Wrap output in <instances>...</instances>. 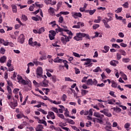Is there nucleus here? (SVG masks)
I'll list each match as a JSON object with an SVG mask.
<instances>
[{"label":"nucleus","mask_w":131,"mask_h":131,"mask_svg":"<svg viewBox=\"0 0 131 131\" xmlns=\"http://www.w3.org/2000/svg\"><path fill=\"white\" fill-rule=\"evenodd\" d=\"M17 41L19 43L23 44L25 41V38L24 37V35L23 34H21L19 37L17 38Z\"/></svg>","instance_id":"4"},{"label":"nucleus","mask_w":131,"mask_h":131,"mask_svg":"<svg viewBox=\"0 0 131 131\" xmlns=\"http://www.w3.org/2000/svg\"><path fill=\"white\" fill-rule=\"evenodd\" d=\"M61 35L63 36L61 38V42L65 46L67 42H69V37H68L66 35L62 34Z\"/></svg>","instance_id":"3"},{"label":"nucleus","mask_w":131,"mask_h":131,"mask_svg":"<svg viewBox=\"0 0 131 131\" xmlns=\"http://www.w3.org/2000/svg\"><path fill=\"white\" fill-rule=\"evenodd\" d=\"M62 61H63L62 59H54L53 62H54V63H62Z\"/></svg>","instance_id":"29"},{"label":"nucleus","mask_w":131,"mask_h":131,"mask_svg":"<svg viewBox=\"0 0 131 131\" xmlns=\"http://www.w3.org/2000/svg\"><path fill=\"white\" fill-rule=\"evenodd\" d=\"M120 53H121L122 56H126V52L123 50H119Z\"/></svg>","instance_id":"36"},{"label":"nucleus","mask_w":131,"mask_h":131,"mask_svg":"<svg viewBox=\"0 0 131 131\" xmlns=\"http://www.w3.org/2000/svg\"><path fill=\"white\" fill-rule=\"evenodd\" d=\"M115 17H116V18L117 19V20H119L120 21H121V20H122V19L123 18L122 16H119L116 14H115Z\"/></svg>","instance_id":"41"},{"label":"nucleus","mask_w":131,"mask_h":131,"mask_svg":"<svg viewBox=\"0 0 131 131\" xmlns=\"http://www.w3.org/2000/svg\"><path fill=\"white\" fill-rule=\"evenodd\" d=\"M84 115H89V116H93V110L90 109L89 111H84Z\"/></svg>","instance_id":"10"},{"label":"nucleus","mask_w":131,"mask_h":131,"mask_svg":"<svg viewBox=\"0 0 131 131\" xmlns=\"http://www.w3.org/2000/svg\"><path fill=\"white\" fill-rule=\"evenodd\" d=\"M49 32L51 33L50 34H51V35H53V36H56V32H55V31H50Z\"/></svg>","instance_id":"62"},{"label":"nucleus","mask_w":131,"mask_h":131,"mask_svg":"<svg viewBox=\"0 0 131 131\" xmlns=\"http://www.w3.org/2000/svg\"><path fill=\"white\" fill-rule=\"evenodd\" d=\"M73 56H74L75 57H76L77 58H80V55H79V54H78V53L76 52H73Z\"/></svg>","instance_id":"53"},{"label":"nucleus","mask_w":131,"mask_h":131,"mask_svg":"<svg viewBox=\"0 0 131 131\" xmlns=\"http://www.w3.org/2000/svg\"><path fill=\"white\" fill-rule=\"evenodd\" d=\"M116 56H117V60L119 61V60H120V59H121V55L119 53H117L116 54Z\"/></svg>","instance_id":"45"},{"label":"nucleus","mask_w":131,"mask_h":131,"mask_svg":"<svg viewBox=\"0 0 131 131\" xmlns=\"http://www.w3.org/2000/svg\"><path fill=\"white\" fill-rule=\"evenodd\" d=\"M38 123H41L42 124H43L45 125V126H47V122L44 120H39L38 121Z\"/></svg>","instance_id":"24"},{"label":"nucleus","mask_w":131,"mask_h":131,"mask_svg":"<svg viewBox=\"0 0 131 131\" xmlns=\"http://www.w3.org/2000/svg\"><path fill=\"white\" fill-rule=\"evenodd\" d=\"M115 93V92H113V91H111L110 92V95L112 96V97H114V98H116V95H115V94H114Z\"/></svg>","instance_id":"55"},{"label":"nucleus","mask_w":131,"mask_h":131,"mask_svg":"<svg viewBox=\"0 0 131 131\" xmlns=\"http://www.w3.org/2000/svg\"><path fill=\"white\" fill-rule=\"evenodd\" d=\"M93 72H99V71H100V72H102V70L101 69V68H100V67H97L96 68V69L93 70Z\"/></svg>","instance_id":"25"},{"label":"nucleus","mask_w":131,"mask_h":131,"mask_svg":"<svg viewBox=\"0 0 131 131\" xmlns=\"http://www.w3.org/2000/svg\"><path fill=\"white\" fill-rule=\"evenodd\" d=\"M11 8H12L13 13L17 12V6H16V5H11Z\"/></svg>","instance_id":"20"},{"label":"nucleus","mask_w":131,"mask_h":131,"mask_svg":"<svg viewBox=\"0 0 131 131\" xmlns=\"http://www.w3.org/2000/svg\"><path fill=\"white\" fill-rule=\"evenodd\" d=\"M5 62H7V56H3L1 57L0 58V62L5 63Z\"/></svg>","instance_id":"17"},{"label":"nucleus","mask_w":131,"mask_h":131,"mask_svg":"<svg viewBox=\"0 0 131 131\" xmlns=\"http://www.w3.org/2000/svg\"><path fill=\"white\" fill-rule=\"evenodd\" d=\"M97 19L94 20V23H100L101 22V17L100 16H98Z\"/></svg>","instance_id":"38"},{"label":"nucleus","mask_w":131,"mask_h":131,"mask_svg":"<svg viewBox=\"0 0 131 131\" xmlns=\"http://www.w3.org/2000/svg\"><path fill=\"white\" fill-rule=\"evenodd\" d=\"M58 116L61 119H65V117L64 116V115H63L62 114H58Z\"/></svg>","instance_id":"52"},{"label":"nucleus","mask_w":131,"mask_h":131,"mask_svg":"<svg viewBox=\"0 0 131 131\" xmlns=\"http://www.w3.org/2000/svg\"><path fill=\"white\" fill-rule=\"evenodd\" d=\"M110 49V47L109 46H105L104 47V49L105 50V51H106V52H109V49Z\"/></svg>","instance_id":"58"},{"label":"nucleus","mask_w":131,"mask_h":131,"mask_svg":"<svg viewBox=\"0 0 131 131\" xmlns=\"http://www.w3.org/2000/svg\"><path fill=\"white\" fill-rule=\"evenodd\" d=\"M122 11V7H120L115 10V13H117V14H118L119 13H121Z\"/></svg>","instance_id":"32"},{"label":"nucleus","mask_w":131,"mask_h":131,"mask_svg":"<svg viewBox=\"0 0 131 131\" xmlns=\"http://www.w3.org/2000/svg\"><path fill=\"white\" fill-rule=\"evenodd\" d=\"M37 75L41 76L42 75V68L38 67L37 69Z\"/></svg>","instance_id":"7"},{"label":"nucleus","mask_w":131,"mask_h":131,"mask_svg":"<svg viewBox=\"0 0 131 131\" xmlns=\"http://www.w3.org/2000/svg\"><path fill=\"white\" fill-rule=\"evenodd\" d=\"M102 21L103 23H104V25L105 28H107V29L111 28V27L109 26V25L108 24V23L106 21L105 19H102Z\"/></svg>","instance_id":"16"},{"label":"nucleus","mask_w":131,"mask_h":131,"mask_svg":"<svg viewBox=\"0 0 131 131\" xmlns=\"http://www.w3.org/2000/svg\"><path fill=\"white\" fill-rule=\"evenodd\" d=\"M71 127L73 129H74V130L80 131V130L75 126H72Z\"/></svg>","instance_id":"57"},{"label":"nucleus","mask_w":131,"mask_h":131,"mask_svg":"<svg viewBox=\"0 0 131 131\" xmlns=\"http://www.w3.org/2000/svg\"><path fill=\"white\" fill-rule=\"evenodd\" d=\"M38 111L41 112L42 114H44L45 115H47V114H48V112H47V111H45V110H42V108H39L38 110Z\"/></svg>","instance_id":"27"},{"label":"nucleus","mask_w":131,"mask_h":131,"mask_svg":"<svg viewBox=\"0 0 131 131\" xmlns=\"http://www.w3.org/2000/svg\"><path fill=\"white\" fill-rule=\"evenodd\" d=\"M48 12H49V13H51V14H54V13H55V9L50 7L49 9L48 10Z\"/></svg>","instance_id":"34"},{"label":"nucleus","mask_w":131,"mask_h":131,"mask_svg":"<svg viewBox=\"0 0 131 131\" xmlns=\"http://www.w3.org/2000/svg\"><path fill=\"white\" fill-rule=\"evenodd\" d=\"M116 102V100L115 99H111L108 100V104H110V105H114V103Z\"/></svg>","instance_id":"21"},{"label":"nucleus","mask_w":131,"mask_h":131,"mask_svg":"<svg viewBox=\"0 0 131 131\" xmlns=\"http://www.w3.org/2000/svg\"><path fill=\"white\" fill-rule=\"evenodd\" d=\"M72 27L73 28H76L77 29L80 28V22H78L77 25H74Z\"/></svg>","instance_id":"30"},{"label":"nucleus","mask_w":131,"mask_h":131,"mask_svg":"<svg viewBox=\"0 0 131 131\" xmlns=\"http://www.w3.org/2000/svg\"><path fill=\"white\" fill-rule=\"evenodd\" d=\"M17 79L18 80V82H26V81L23 79V78L20 75H17Z\"/></svg>","instance_id":"11"},{"label":"nucleus","mask_w":131,"mask_h":131,"mask_svg":"<svg viewBox=\"0 0 131 131\" xmlns=\"http://www.w3.org/2000/svg\"><path fill=\"white\" fill-rule=\"evenodd\" d=\"M33 63L36 65V66H38V61H37V58H35L33 60Z\"/></svg>","instance_id":"40"},{"label":"nucleus","mask_w":131,"mask_h":131,"mask_svg":"<svg viewBox=\"0 0 131 131\" xmlns=\"http://www.w3.org/2000/svg\"><path fill=\"white\" fill-rule=\"evenodd\" d=\"M84 35H85V33H78L76 34V36L74 37V39L77 40V41L82 40V38L84 37Z\"/></svg>","instance_id":"2"},{"label":"nucleus","mask_w":131,"mask_h":131,"mask_svg":"<svg viewBox=\"0 0 131 131\" xmlns=\"http://www.w3.org/2000/svg\"><path fill=\"white\" fill-rule=\"evenodd\" d=\"M40 85L42 86H44L45 88H47L48 86V83L47 82H42L40 83Z\"/></svg>","instance_id":"44"},{"label":"nucleus","mask_w":131,"mask_h":131,"mask_svg":"<svg viewBox=\"0 0 131 131\" xmlns=\"http://www.w3.org/2000/svg\"><path fill=\"white\" fill-rule=\"evenodd\" d=\"M35 129L36 131H42V129H43V126H42V125L38 124Z\"/></svg>","instance_id":"13"},{"label":"nucleus","mask_w":131,"mask_h":131,"mask_svg":"<svg viewBox=\"0 0 131 131\" xmlns=\"http://www.w3.org/2000/svg\"><path fill=\"white\" fill-rule=\"evenodd\" d=\"M96 11H97V10H96V9H94L93 10H89L90 15L91 16H92V15H94V14H95V13H96Z\"/></svg>","instance_id":"35"},{"label":"nucleus","mask_w":131,"mask_h":131,"mask_svg":"<svg viewBox=\"0 0 131 131\" xmlns=\"http://www.w3.org/2000/svg\"><path fill=\"white\" fill-rule=\"evenodd\" d=\"M11 66H12V60L11 59H9L7 61V66H8V67H11Z\"/></svg>","instance_id":"37"},{"label":"nucleus","mask_w":131,"mask_h":131,"mask_svg":"<svg viewBox=\"0 0 131 131\" xmlns=\"http://www.w3.org/2000/svg\"><path fill=\"white\" fill-rule=\"evenodd\" d=\"M67 121L68 123H70V124H75V122H74L73 120L68 119Z\"/></svg>","instance_id":"39"},{"label":"nucleus","mask_w":131,"mask_h":131,"mask_svg":"<svg viewBox=\"0 0 131 131\" xmlns=\"http://www.w3.org/2000/svg\"><path fill=\"white\" fill-rule=\"evenodd\" d=\"M7 89L9 94L12 95V89H11V88H10L9 86H7Z\"/></svg>","instance_id":"56"},{"label":"nucleus","mask_w":131,"mask_h":131,"mask_svg":"<svg viewBox=\"0 0 131 131\" xmlns=\"http://www.w3.org/2000/svg\"><path fill=\"white\" fill-rule=\"evenodd\" d=\"M33 130V127H27L26 130L27 131H32Z\"/></svg>","instance_id":"63"},{"label":"nucleus","mask_w":131,"mask_h":131,"mask_svg":"<svg viewBox=\"0 0 131 131\" xmlns=\"http://www.w3.org/2000/svg\"><path fill=\"white\" fill-rule=\"evenodd\" d=\"M22 85H24L25 89H28L29 88H31V82H21L20 83Z\"/></svg>","instance_id":"8"},{"label":"nucleus","mask_w":131,"mask_h":131,"mask_svg":"<svg viewBox=\"0 0 131 131\" xmlns=\"http://www.w3.org/2000/svg\"><path fill=\"white\" fill-rule=\"evenodd\" d=\"M65 81H73L70 77H65Z\"/></svg>","instance_id":"64"},{"label":"nucleus","mask_w":131,"mask_h":131,"mask_svg":"<svg viewBox=\"0 0 131 131\" xmlns=\"http://www.w3.org/2000/svg\"><path fill=\"white\" fill-rule=\"evenodd\" d=\"M5 53H6V49L2 47L0 49V54H2V55H4Z\"/></svg>","instance_id":"33"},{"label":"nucleus","mask_w":131,"mask_h":131,"mask_svg":"<svg viewBox=\"0 0 131 131\" xmlns=\"http://www.w3.org/2000/svg\"><path fill=\"white\" fill-rule=\"evenodd\" d=\"M112 109H113L115 112H117V113L121 112V108L118 107V106H117L116 107H113Z\"/></svg>","instance_id":"19"},{"label":"nucleus","mask_w":131,"mask_h":131,"mask_svg":"<svg viewBox=\"0 0 131 131\" xmlns=\"http://www.w3.org/2000/svg\"><path fill=\"white\" fill-rule=\"evenodd\" d=\"M63 21H64V18H63V16H60L59 18L58 22L59 23H63Z\"/></svg>","instance_id":"48"},{"label":"nucleus","mask_w":131,"mask_h":131,"mask_svg":"<svg viewBox=\"0 0 131 131\" xmlns=\"http://www.w3.org/2000/svg\"><path fill=\"white\" fill-rule=\"evenodd\" d=\"M57 26L58 28L55 29L56 33H59V32H63V31H64L65 32L69 31V30L68 29H64L63 28H61V27H60L58 25H57Z\"/></svg>","instance_id":"5"},{"label":"nucleus","mask_w":131,"mask_h":131,"mask_svg":"<svg viewBox=\"0 0 131 131\" xmlns=\"http://www.w3.org/2000/svg\"><path fill=\"white\" fill-rule=\"evenodd\" d=\"M104 115H105V116H107V117H111L112 116V114H111V113L106 112L105 113H104Z\"/></svg>","instance_id":"49"},{"label":"nucleus","mask_w":131,"mask_h":131,"mask_svg":"<svg viewBox=\"0 0 131 131\" xmlns=\"http://www.w3.org/2000/svg\"><path fill=\"white\" fill-rule=\"evenodd\" d=\"M120 74L124 80H127V77L126 76V75H125V74H124V73H123V72H121Z\"/></svg>","instance_id":"22"},{"label":"nucleus","mask_w":131,"mask_h":131,"mask_svg":"<svg viewBox=\"0 0 131 131\" xmlns=\"http://www.w3.org/2000/svg\"><path fill=\"white\" fill-rule=\"evenodd\" d=\"M88 60H87L84 63V65H86V66H88L89 64L91 63V58H88Z\"/></svg>","instance_id":"46"},{"label":"nucleus","mask_w":131,"mask_h":131,"mask_svg":"<svg viewBox=\"0 0 131 131\" xmlns=\"http://www.w3.org/2000/svg\"><path fill=\"white\" fill-rule=\"evenodd\" d=\"M51 109L52 111H53V112H55V113H58L59 112L58 111V108L57 107H52Z\"/></svg>","instance_id":"42"},{"label":"nucleus","mask_w":131,"mask_h":131,"mask_svg":"<svg viewBox=\"0 0 131 131\" xmlns=\"http://www.w3.org/2000/svg\"><path fill=\"white\" fill-rule=\"evenodd\" d=\"M88 93H89V91L84 90H81L82 96H85V95H86V94H88Z\"/></svg>","instance_id":"28"},{"label":"nucleus","mask_w":131,"mask_h":131,"mask_svg":"<svg viewBox=\"0 0 131 131\" xmlns=\"http://www.w3.org/2000/svg\"><path fill=\"white\" fill-rule=\"evenodd\" d=\"M100 27V25L99 24H95L93 26V29H97V28H99Z\"/></svg>","instance_id":"50"},{"label":"nucleus","mask_w":131,"mask_h":131,"mask_svg":"<svg viewBox=\"0 0 131 131\" xmlns=\"http://www.w3.org/2000/svg\"><path fill=\"white\" fill-rule=\"evenodd\" d=\"M16 117L17 118H18V119H20L21 118H23V115H21V114H18L16 115Z\"/></svg>","instance_id":"61"},{"label":"nucleus","mask_w":131,"mask_h":131,"mask_svg":"<svg viewBox=\"0 0 131 131\" xmlns=\"http://www.w3.org/2000/svg\"><path fill=\"white\" fill-rule=\"evenodd\" d=\"M85 126L86 127H90V126H92V122L91 121H88L87 123L85 124Z\"/></svg>","instance_id":"51"},{"label":"nucleus","mask_w":131,"mask_h":131,"mask_svg":"<svg viewBox=\"0 0 131 131\" xmlns=\"http://www.w3.org/2000/svg\"><path fill=\"white\" fill-rule=\"evenodd\" d=\"M73 17H74V18H75V19H77V17H79V18H81L82 14H81V13L79 12H75L74 13H73L72 14Z\"/></svg>","instance_id":"9"},{"label":"nucleus","mask_w":131,"mask_h":131,"mask_svg":"<svg viewBox=\"0 0 131 131\" xmlns=\"http://www.w3.org/2000/svg\"><path fill=\"white\" fill-rule=\"evenodd\" d=\"M67 99V96L66 94H63L61 98V101H63V102H65Z\"/></svg>","instance_id":"31"},{"label":"nucleus","mask_w":131,"mask_h":131,"mask_svg":"<svg viewBox=\"0 0 131 131\" xmlns=\"http://www.w3.org/2000/svg\"><path fill=\"white\" fill-rule=\"evenodd\" d=\"M112 47L113 48H116V49H120V46L116 43H113Z\"/></svg>","instance_id":"43"},{"label":"nucleus","mask_w":131,"mask_h":131,"mask_svg":"<svg viewBox=\"0 0 131 131\" xmlns=\"http://www.w3.org/2000/svg\"><path fill=\"white\" fill-rule=\"evenodd\" d=\"M34 7H35V4H32V6H30L29 8V11H31V12H32L34 9Z\"/></svg>","instance_id":"47"},{"label":"nucleus","mask_w":131,"mask_h":131,"mask_svg":"<svg viewBox=\"0 0 131 131\" xmlns=\"http://www.w3.org/2000/svg\"><path fill=\"white\" fill-rule=\"evenodd\" d=\"M49 116L51 117V119H55L56 118V116L53 112H48Z\"/></svg>","instance_id":"15"},{"label":"nucleus","mask_w":131,"mask_h":131,"mask_svg":"<svg viewBox=\"0 0 131 131\" xmlns=\"http://www.w3.org/2000/svg\"><path fill=\"white\" fill-rule=\"evenodd\" d=\"M94 116L95 117H97L96 118L97 122L98 123H100V124H103L104 122L103 121V118H104V115L100 114V113L98 112L94 113Z\"/></svg>","instance_id":"1"},{"label":"nucleus","mask_w":131,"mask_h":131,"mask_svg":"<svg viewBox=\"0 0 131 131\" xmlns=\"http://www.w3.org/2000/svg\"><path fill=\"white\" fill-rule=\"evenodd\" d=\"M9 106H10L11 108L12 109H15V108L18 106V101L17 100H14V102H10Z\"/></svg>","instance_id":"6"},{"label":"nucleus","mask_w":131,"mask_h":131,"mask_svg":"<svg viewBox=\"0 0 131 131\" xmlns=\"http://www.w3.org/2000/svg\"><path fill=\"white\" fill-rule=\"evenodd\" d=\"M122 6L125 9H127L128 8V2H125Z\"/></svg>","instance_id":"54"},{"label":"nucleus","mask_w":131,"mask_h":131,"mask_svg":"<svg viewBox=\"0 0 131 131\" xmlns=\"http://www.w3.org/2000/svg\"><path fill=\"white\" fill-rule=\"evenodd\" d=\"M124 126L125 128H129V126H130V124H129V123H126Z\"/></svg>","instance_id":"59"},{"label":"nucleus","mask_w":131,"mask_h":131,"mask_svg":"<svg viewBox=\"0 0 131 131\" xmlns=\"http://www.w3.org/2000/svg\"><path fill=\"white\" fill-rule=\"evenodd\" d=\"M48 101H49L50 103H52L53 104H55V105H60V104H61V101L57 102L56 100H53L50 99H48Z\"/></svg>","instance_id":"14"},{"label":"nucleus","mask_w":131,"mask_h":131,"mask_svg":"<svg viewBox=\"0 0 131 131\" xmlns=\"http://www.w3.org/2000/svg\"><path fill=\"white\" fill-rule=\"evenodd\" d=\"M43 32H45V27H41L38 30V34H41Z\"/></svg>","instance_id":"26"},{"label":"nucleus","mask_w":131,"mask_h":131,"mask_svg":"<svg viewBox=\"0 0 131 131\" xmlns=\"http://www.w3.org/2000/svg\"><path fill=\"white\" fill-rule=\"evenodd\" d=\"M19 91H20L19 89L16 88L13 90V93H14V94H17Z\"/></svg>","instance_id":"60"},{"label":"nucleus","mask_w":131,"mask_h":131,"mask_svg":"<svg viewBox=\"0 0 131 131\" xmlns=\"http://www.w3.org/2000/svg\"><path fill=\"white\" fill-rule=\"evenodd\" d=\"M118 63H119V62H118V61L115 60H113L110 61V65H111L112 66H114V67H115V66H117L116 64H118Z\"/></svg>","instance_id":"12"},{"label":"nucleus","mask_w":131,"mask_h":131,"mask_svg":"<svg viewBox=\"0 0 131 131\" xmlns=\"http://www.w3.org/2000/svg\"><path fill=\"white\" fill-rule=\"evenodd\" d=\"M42 60H47V54L46 53H43L39 59V61H42Z\"/></svg>","instance_id":"18"},{"label":"nucleus","mask_w":131,"mask_h":131,"mask_svg":"<svg viewBox=\"0 0 131 131\" xmlns=\"http://www.w3.org/2000/svg\"><path fill=\"white\" fill-rule=\"evenodd\" d=\"M122 61L124 63H128V62L130 61V59H129V58H122Z\"/></svg>","instance_id":"23"}]
</instances>
